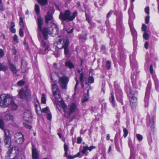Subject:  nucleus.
<instances>
[{
  "label": "nucleus",
  "instance_id": "052dcab7",
  "mask_svg": "<svg viewBox=\"0 0 159 159\" xmlns=\"http://www.w3.org/2000/svg\"><path fill=\"white\" fill-rule=\"evenodd\" d=\"M75 80L76 81V84L75 85V88H74V90H75H75H76L77 86L78 85V83H79L78 80H77V78H75Z\"/></svg>",
  "mask_w": 159,
  "mask_h": 159
},
{
  "label": "nucleus",
  "instance_id": "7ed1b4c3",
  "mask_svg": "<svg viewBox=\"0 0 159 159\" xmlns=\"http://www.w3.org/2000/svg\"><path fill=\"white\" fill-rule=\"evenodd\" d=\"M13 100L12 97L8 94H2L0 96V106L2 107H8Z\"/></svg>",
  "mask_w": 159,
  "mask_h": 159
},
{
  "label": "nucleus",
  "instance_id": "f704fd0d",
  "mask_svg": "<svg viewBox=\"0 0 159 159\" xmlns=\"http://www.w3.org/2000/svg\"><path fill=\"white\" fill-rule=\"evenodd\" d=\"M124 135L123 136L125 138L127 135L128 134V131L125 128H124L123 129Z\"/></svg>",
  "mask_w": 159,
  "mask_h": 159
},
{
  "label": "nucleus",
  "instance_id": "e433bc0d",
  "mask_svg": "<svg viewBox=\"0 0 159 159\" xmlns=\"http://www.w3.org/2000/svg\"><path fill=\"white\" fill-rule=\"evenodd\" d=\"M87 150V146H84L83 147V149L82 150L81 152L83 154H85Z\"/></svg>",
  "mask_w": 159,
  "mask_h": 159
},
{
  "label": "nucleus",
  "instance_id": "79ce46f5",
  "mask_svg": "<svg viewBox=\"0 0 159 159\" xmlns=\"http://www.w3.org/2000/svg\"><path fill=\"white\" fill-rule=\"evenodd\" d=\"M19 23L20 25L22 26V27L24 26V24L23 21V19L22 17H20V21H19Z\"/></svg>",
  "mask_w": 159,
  "mask_h": 159
},
{
  "label": "nucleus",
  "instance_id": "0e129e2a",
  "mask_svg": "<svg viewBox=\"0 0 159 159\" xmlns=\"http://www.w3.org/2000/svg\"><path fill=\"white\" fill-rule=\"evenodd\" d=\"M148 42H146L145 43V45H144L145 48L146 49H147L148 48Z\"/></svg>",
  "mask_w": 159,
  "mask_h": 159
},
{
  "label": "nucleus",
  "instance_id": "bf43d9fd",
  "mask_svg": "<svg viewBox=\"0 0 159 159\" xmlns=\"http://www.w3.org/2000/svg\"><path fill=\"white\" fill-rule=\"evenodd\" d=\"M10 31L13 33H16V30L14 28H10Z\"/></svg>",
  "mask_w": 159,
  "mask_h": 159
},
{
  "label": "nucleus",
  "instance_id": "ddd939ff",
  "mask_svg": "<svg viewBox=\"0 0 159 159\" xmlns=\"http://www.w3.org/2000/svg\"><path fill=\"white\" fill-rule=\"evenodd\" d=\"M66 43V40H65L64 39H61L59 40L58 42L57 43L56 46L57 48L59 49H61L63 48L65 46Z\"/></svg>",
  "mask_w": 159,
  "mask_h": 159
},
{
  "label": "nucleus",
  "instance_id": "393cba45",
  "mask_svg": "<svg viewBox=\"0 0 159 159\" xmlns=\"http://www.w3.org/2000/svg\"><path fill=\"white\" fill-rule=\"evenodd\" d=\"M7 67L6 66H4L0 63V70L4 71L7 70Z\"/></svg>",
  "mask_w": 159,
  "mask_h": 159
},
{
  "label": "nucleus",
  "instance_id": "72a5a7b5",
  "mask_svg": "<svg viewBox=\"0 0 159 159\" xmlns=\"http://www.w3.org/2000/svg\"><path fill=\"white\" fill-rule=\"evenodd\" d=\"M25 84V82L22 80L19 81L17 83V85L18 86H21L24 85Z\"/></svg>",
  "mask_w": 159,
  "mask_h": 159
},
{
  "label": "nucleus",
  "instance_id": "e2e57ef3",
  "mask_svg": "<svg viewBox=\"0 0 159 159\" xmlns=\"http://www.w3.org/2000/svg\"><path fill=\"white\" fill-rule=\"evenodd\" d=\"M143 31H145L146 29V26L145 24H143L141 28Z\"/></svg>",
  "mask_w": 159,
  "mask_h": 159
},
{
  "label": "nucleus",
  "instance_id": "1a4fd4ad",
  "mask_svg": "<svg viewBox=\"0 0 159 159\" xmlns=\"http://www.w3.org/2000/svg\"><path fill=\"white\" fill-rule=\"evenodd\" d=\"M14 138L15 142L18 144H22L24 141V135L21 133L15 134Z\"/></svg>",
  "mask_w": 159,
  "mask_h": 159
},
{
  "label": "nucleus",
  "instance_id": "0eeeda50",
  "mask_svg": "<svg viewBox=\"0 0 159 159\" xmlns=\"http://www.w3.org/2000/svg\"><path fill=\"white\" fill-rule=\"evenodd\" d=\"M31 93L30 90L23 89H21L19 92L18 96L20 98H26L27 99L30 98Z\"/></svg>",
  "mask_w": 159,
  "mask_h": 159
},
{
  "label": "nucleus",
  "instance_id": "8fccbe9b",
  "mask_svg": "<svg viewBox=\"0 0 159 159\" xmlns=\"http://www.w3.org/2000/svg\"><path fill=\"white\" fill-rule=\"evenodd\" d=\"M4 52L2 49H0V57L2 58L4 56Z\"/></svg>",
  "mask_w": 159,
  "mask_h": 159
},
{
  "label": "nucleus",
  "instance_id": "4be33fe9",
  "mask_svg": "<svg viewBox=\"0 0 159 159\" xmlns=\"http://www.w3.org/2000/svg\"><path fill=\"white\" fill-rule=\"evenodd\" d=\"M53 95L56 98H61V94L59 90L53 92Z\"/></svg>",
  "mask_w": 159,
  "mask_h": 159
},
{
  "label": "nucleus",
  "instance_id": "13d9d810",
  "mask_svg": "<svg viewBox=\"0 0 159 159\" xmlns=\"http://www.w3.org/2000/svg\"><path fill=\"white\" fill-rule=\"evenodd\" d=\"M64 149L65 152L68 151V147L67 146L66 144V143H65L64 146Z\"/></svg>",
  "mask_w": 159,
  "mask_h": 159
},
{
  "label": "nucleus",
  "instance_id": "de8ad7c7",
  "mask_svg": "<svg viewBox=\"0 0 159 159\" xmlns=\"http://www.w3.org/2000/svg\"><path fill=\"white\" fill-rule=\"evenodd\" d=\"M19 35L21 37H23V30L22 28L20 29Z\"/></svg>",
  "mask_w": 159,
  "mask_h": 159
},
{
  "label": "nucleus",
  "instance_id": "69168bd1",
  "mask_svg": "<svg viewBox=\"0 0 159 159\" xmlns=\"http://www.w3.org/2000/svg\"><path fill=\"white\" fill-rule=\"evenodd\" d=\"M15 26V23L13 22H12L11 23V27L10 28H14V27Z\"/></svg>",
  "mask_w": 159,
  "mask_h": 159
},
{
  "label": "nucleus",
  "instance_id": "39448f33",
  "mask_svg": "<svg viewBox=\"0 0 159 159\" xmlns=\"http://www.w3.org/2000/svg\"><path fill=\"white\" fill-rule=\"evenodd\" d=\"M19 149L18 147H14L10 149L7 153L6 155L5 156L6 159L7 158H8L9 159H11L10 157L12 156H14V159H16L20 155L16 156L17 154L18 153Z\"/></svg>",
  "mask_w": 159,
  "mask_h": 159
},
{
  "label": "nucleus",
  "instance_id": "f257e3e1",
  "mask_svg": "<svg viewBox=\"0 0 159 159\" xmlns=\"http://www.w3.org/2000/svg\"><path fill=\"white\" fill-rule=\"evenodd\" d=\"M37 23L38 24V29L39 30L38 39L41 42V45L45 48L44 50H41L40 53L41 54H45L47 53V51L48 50L49 44L46 43L43 40H47L48 39V34H50L52 36L58 34L59 29L58 27L56 25H53L49 28L44 27L42 29L43 25V19L41 17H39L37 19Z\"/></svg>",
  "mask_w": 159,
  "mask_h": 159
},
{
  "label": "nucleus",
  "instance_id": "a878e982",
  "mask_svg": "<svg viewBox=\"0 0 159 159\" xmlns=\"http://www.w3.org/2000/svg\"><path fill=\"white\" fill-rule=\"evenodd\" d=\"M35 11L37 14H39L40 11V8L38 4H35Z\"/></svg>",
  "mask_w": 159,
  "mask_h": 159
},
{
  "label": "nucleus",
  "instance_id": "5701e85b",
  "mask_svg": "<svg viewBox=\"0 0 159 159\" xmlns=\"http://www.w3.org/2000/svg\"><path fill=\"white\" fill-rule=\"evenodd\" d=\"M52 92H54V91H56L58 90H59V89L58 87L57 86V84H55V83H52Z\"/></svg>",
  "mask_w": 159,
  "mask_h": 159
},
{
  "label": "nucleus",
  "instance_id": "5fc2aeb1",
  "mask_svg": "<svg viewBox=\"0 0 159 159\" xmlns=\"http://www.w3.org/2000/svg\"><path fill=\"white\" fill-rule=\"evenodd\" d=\"M21 70L23 73H25L26 72V68L23 66H21Z\"/></svg>",
  "mask_w": 159,
  "mask_h": 159
},
{
  "label": "nucleus",
  "instance_id": "dca6fc26",
  "mask_svg": "<svg viewBox=\"0 0 159 159\" xmlns=\"http://www.w3.org/2000/svg\"><path fill=\"white\" fill-rule=\"evenodd\" d=\"M9 67L10 68L13 74H16L17 71V70L16 69V67L14 66L13 64L9 61Z\"/></svg>",
  "mask_w": 159,
  "mask_h": 159
},
{
  "label": "nucleus",
  "instance_id": "6e6552de",
  "mask_svg": "<svg viewBox=\"0 0 159 159\" xmlns=\"http://www.w3.org/2000/svg\"><path fill=\"white\" fill-rule=\"evenodd\" d=\"M69 81V78L68 77L63 76L59 78L58 82L60 86L62 89H66L67 88V84Z\"/></svg>",
  "mask_w": 159,
  "mask_h": 159
},
{
  "label": "nucleus",
  "instance_id": "a211bd4d",
  "mask_svg": "<svg viewBox=\"0 0 159 159\" xmlns=\"http://www.w3.org/2000/svg\"><path fill=\"white\" fill-rule=\"evenodd\" d=\"M86 79V77L84 76V74L83 73H81L80 74V80L81 83V86L83 89L84 87V83Z\"/></svg>",
  "mask_w": 159,
  "mask_h": 159
},
{
  "label": "nucleus",
  "instance_id": "09e8293b",
  "mask_svg": "<svg viewBox=\"0 0 159 159\" xmlns=\"http://www.w3.org/2000/svg\"><path fill=\"white\" fill-rule=\"evenodd\" d=\"M60 139H61V140L64 141V142H65V138L62 136V135L60 134L59 133H57Z\"/></svg>",
  "mask_w": 159,
  "mask_h": 159
},
{
  "label": "nucleus",
  "instance_id": "9b49d317",
  "mask_svg": "<svg viewBox=\"0 0 159 159\" xmlns=\"http://www.w3.org/2000/svg\"><path fill=\"white\" fill-rule=\"evenodd\" d=\"M77 105L73 103L70 104V106L68 110L69 112L67 113L68 115L67 116V117H69L71 114L73 113L77 110Z\"/></svg>",
  "mask_w": 159,
  "mask_h": 159
},
{
  "label": "nucleus",
  "instance_id": "49530a36",
  "mask_svg": "<svg viewBox=\"0 0 159 159\" xmlns=\"http://www.w3.org/2000/svg\"><path fill=\"white\" fill-rule=\"evenodd\" d=\"M149 16L148 15L147 16L145 19V22L146 24H148L149 23Z\"/></svg>",
  "mask_w": 159,
  "mask_h": 159
},
{
  "label": "nucleus",
  "instance_id": "c03bdc74",
  "mask_svg": "<svg viewBox=\"0 0 159 159\" xmlns=\"http://www.w3.org/2000/svg\"><path fill=\"white\" fill-rule=\"evenodd\" d=\"M47 118L49 120H51L52 115L50 112L49 113L48 112V113L47 114Z\"/></svg>",
  "mask_w": 159,
  "mask_h": 159
},
{
  "label": "nucleus",
  "instance_id": "a18cd8bd",
  "mask_svg": "<svg viewBox=\"0 0 159 159\" xmlns=\"http://www.w3.org/2000/svg\"><path fill=\"white\" fill-rule=\"evenodd\" d=\"M23 125L25 127L27 128L28 129H30L32 128V127L31 125H29L26 123H24Z\"/></svg>",
  "mask_w": 159,
  "mask_h": 159
},
{
  "label": "nucleus",
  "instance_id": "4d7b16f0",
  "mask_svg": "<svg viewBox=\"0 0 159 159\" xmlns=\"http://www.w3.org/2000/svg\"><path fill=\"white\" fill-rule=\"evenodd\" d=\"M82 141V139L81 137H78L77 139V143H80Z\"/></svg>",
  "mask_w": 159,
  "mask_h": 159
},
{
  "label": "nucleus",
  "instance_id": "864d4df0",
  "mask_svg": "<svg viewBox=\"0 0 159 159\" xmlns=\"http://www.w3.org/2000/svg\"><path fill=\"white\" fill-rule=\"evenodd\" d=\"M96 148V147L94 146H90L89 147H88L87 146V149L88 150H89V151H90L91 150H92L93 149H95Z\"/></svg>",
  "mask_w": 159,
  "mask_h": 159
},
{
  "label": "nucleus",
  "instance_id": "37998d69",
  "mask_svg": "<svg viewBox=\"0 0 159 159\" xmlns=\"http://www.w3.org/2000/svg\"><path fill=\"white\" fill-rule=\"evenodd\" d=\"M13 39L14 41L16 43L19 42L18 36L16 34H15L14 36Z\"/></svg>",
  "mask_w": 159,
  "mask_h": 159
},
{
  "label": "nucleus",
  "instance_id": "4c0bfd02",
  "mask_svg": "<svg viewBox=\"0 0 159 159\" xmlns=\"http://www.w3.org/2000/svg\"><path fill=\"white\" fill-rule=\"evenodd\" d=\"M42 111L44 112L45 113L47 114L48 113H49L50 112L49 111V108L48 107H46L45 108H43L42 110Z\"/></svg>",
  "mask_w": 159,
  "mask_h": 159
},
{
  "label": "nucleus",
  "instance_id": "2eb2a0df",
  "mask_svg": "<svg viewBox=\"0 0 159 159\" xmlns=\"http://www.w3.org/2000/svg\"><path fill=\"white\" fill-rule=\"evenodd\" d=\"M33 159H39L38 153L35 147L33 146L32 149Z\"/></svg>",
  "mask_w": 159,
  "mask_h": 159
},
{
  "label": "nucleus",
  "instance_id": "412c9836",
  "mask_svg": "<svg viewBox=\"0 0 159 159\" xmlns=\"http://www.w3.org/2000/svg\"><path fill=\"white\" fill-rule=\"evenodd\" d=\"M65 65L66 66L68 67L70 69H72L74 67V65L70 61H68L65 63Z\"/></svg>",
  "mask_w": 159,
  "mask_h": 159
},
{
  "label": "nucleus",
  "instance_id": "3c124183",
  "mask_svg": "<svg viewBox=\"0 0 159 159\" xmlns=\"http://www.w3.org/2000/svg\"><path fill=\"white\" fill-rule=\"evenodd\" d=\"M145 13L148 15L149 14V8L148 7H145Z\"/></svg>",
  "mask_w": 159,
  "mask_h": 159
},
{
  "label": "nucleus",
  "instance_id": "a19ab883",
  "mask_svg": "<svg viewBox=\"0 0 159 159\" xmlns=\"http://www.w3.org/2000/svg\"><path fill=\"white\" fill-rule=\"evenodd\" d=\"M143 37L145 40H148L149 39V36L148 34L145 33L143 34Z\"/></svg>",
  "mask_w": 159,
  "mask_h": 159
},
{
  "label": "nucleus",
  "instance_id": "b1692460",
  "mask_svg": "<svg viewBox=\"0 0 159 159\" xmlns=\"http://www.w3.org/2000/svg\"><path fill=\"white\" fill-rule=\"evenodd\" d=\"M38 2L42 6L45 5L48 3V0H38Z\"/></svg>",
  "mask_w": 159,
  "mask_h": 159
},
{
  "label": "nucleus",
  "instance_id": "423d86ee",
  "mask_svg": "<svg viewBox=\"0 0 159 159\" xmlns=\"http://www.w3.org/2000/svg\"><path fill=\"white\" fill-rule=\"evenodd\" d=\"M151 85V81H149L146 88V90L144 98V106L145 107H148V106L149 99V98L150 93V89Z\"/></svg>",
  "mask_w": 159,
  "mask_h": 159
},
{
  "label": "nucleus",
  "instance_id": "f8f14e48",
  "mask_svg": "<svg viewBox=\"0 0 159 159\" xmlns=\"http://www.w3.org/2000/svg\"><path fill=\"white\" fill-rule=\"evenodd\" d=\"M23 117L26 121H30L32 119L31 112L29 110H26L24 112Z\"/></svg>",
  "mask_w": 159,
  "mask_h": 159
},
{
  "label": "nucleus",
  "instance_id": "cd10ccee",
  "mask_svg": "<svg viewBox=\"0 0 159 159\" xmlns=\"http://www.w3.org/2000/svg\"><path fill=\"white\" fill-rule=\"evenodd\" d=\"M6 119L7 120H13V116L11 114H8L6 116Z\"/></svg>",
  "mask_w": 159,
  "mask_h": 159
},
{
  "label": "nucleus",
  "instance_id": "603ef678",
  "mask_svg": "<svg viewBox=\"0 0 159 159\" xmlns=\"http://www.w3.org/2000/svg\"><path fill=\"white\" fill-rule=\"evenodd\" d=\"M85 16L86 17V19L88 21V23L90 24H91V21L90 20V17L86 13L85 14Z\"/></svg>",
  "mask_w": 159,
  "mask_h": 159
},
{
  "label": "nucleus",
  "instance_id": "58836bf2",
  "mask_svg": "<svg viewBox=\"0 0 159 159\" xmlns=\"http://www.w3.org/2000/svg\"><path fill=\"white\" fill-rule=\"evenodd\" d=\"M64 156L67 157L68 159H72L73 158L71 155H68L67 151L65 152Z\"/></svg>",
  "mask_w": 159,
  "mask_h": 159
},
{
  "label": "nucleus",
  "instance_id": "4468645a",
  "mask_svg": "<svg viewBox=\"0 0 159 159\" xmlns=\"http://www.w3.org/2000/svg\"><path fill=\"white\" fill-rule=\"evenodd\" d=\"M44 19L46 24H48L49 21H53V18L52 14L50 13L49 11H48L47 15L44 17Z\"/></svg>",
  "mask_w": 159,
  "mask_h": 159
},
{
  "label": "nucleus",
  "instance_id": "338daca9",
  "mask_svg": "<svg viewBox=\"0 0 159 159\" xmlns=\"http://www.w3.org/2000/svg\"><path fill=\"white\" fill-rule=\"evenodd\" d=\"M88 100V98H84V99H83V100L82 101V102H84L86 101H87Z\"/></svg>",
  "mask_w": 159,
  "mask_h": 159
},
{
  "label": "nucleus",
  "instance_id": "f03ea898",
  "mask_svg": "<svg viewBox=\"0 0 159 159\" xmlns=\"http://www.w3.org/2000/svg\"><path fill=\"white\" fill-rule=\"evenodd\" d=\"M77 15V11H75L71 14L69 10H66L64 13L61 12L59 16V18L61 20L66 21L67 22L72 21Z\"/></svg>",
  "mask_w": 159,
  "mask_h": 159
},
{
  "label": "nucleus",
  "instance_id": "7c9ffc66",
  "mask_svg": "<svg viewBox=\"0 0 159 159\" xmlns=\"http://www.w3.org/2000/svg\"><path fill=\"white\" fill-rule=\"evenodd\" d=\"M111 63V62L109 61H106V66L107 70H109L110 69Z\"/></svg>",
  "mask_w": 159,
  "mask_h": 159
},
{
  "label": "nucleus",
  "instance_id": "9d476101",
  "mask_svg": "<svg viewBox=\"0 0 159 159\" xmlns=\"http://www.w3.org/2000/svg\"><path fill=\"white\" fill-rule=\"evenodd\" d=\"M129 97L130 104L132 108L135 107L137 103V98L135 97L131 92L129 94Z\"/></svg>",
  "mask_w": 159,
  "mask_h": 159
},
{
  "label": "nucleus",
  "instance_id": "c85d7f7f",
  "mask_svg": "<svg viewBox=\"0 0 159 159\" xmlns=\"http://www.w3.org/2000/svg\"><path fill=\"white\" fill-rule=\"evenodd\" d=\"M61 106L64 111L65 112V115L66 116L67 114V112L66 111V106L64 102L61 103Z\"/></svg>",
  "mask_w": 159,
  "mask_h": 159
},
{
  "label": "nucleus",
  "instance_id": "aec40b11",
  "mask_svg": "<svg viewBox=\"0 0 159 159\" xmlns=\"http://www.w3.org/2000/svg\"><path fill=\"white\" fill-rule=\"evenodd\" d=\"M13 110H16L18 108V105L15 103L13 100H12L9 106Z\"/></svg>",
  "mask_w": 159,
  "mask_h": 159
},
{
  "label": "nucleus",
  "instance_id": "680f3d73",
  "mask_svg": "<svg viewBox=\"0 0 159 159\" xmlns=\"http://www.w3.org/2000/svg\"><path fill=\"white\" fill-rule=\"evenodd\" d=\"M150 71L151 74H152L153 72V66L152 65H151L150 66Z\"/></svg>",
  "mask_w": 159,
  "mask_h": 159
},
{
  "label": "nucleus",
  "instance_id": "2f4dec72",
  "mask_svg": "<svg viewBox=\"0 0 159 159\" xmlns=\"http://www.w3.org/2000/svg\"><path fill=\"white\" fill-rule=\"evenodd\" d=\"M88 81L89 83H93L94 82L93 78L92 76H89L88 79Z\"/></svg>",
  "mask_w": 159,
  "mask_h": 159
},
{
  "label": "nucleus",
  "instance_id": "20e7f679",
  "mask_svg": "<svg viewBox=\"0 0 159 159\" xmlns=\"http://www.w3.org/2000/svg\"><path fill=\"white\" fill-rule=\"evenodd\" d=\"M4 131V142L6 147L7 148L10 147L11 143V134L10 130L5 129Z\"/></svg>",
  "mask_w": 159,
  "mask_h": 159
},
{
  "label": "nucleus",
  "instance_id": "473e14b6",
  "mask_svg": "<svg viewBox=\"0 0 159 159\" xmlns=\"http://www.w3.org/2000/svg\"><path fill=\"white\" fill-rule=\"evenodd\" d=\"M130 27V30L131 31L132 34L133 35H135L136 34V32L134 30L133 28L132 25H130V24H129Z\"/></svg>",
  "mask_w": 159,
  "mask_h": 159
},
{
  "label": "nucleus",
  "instance_id": "bb28decb",
  "mask_svg": "<svg viewBox=\"0 0 159 159\" xmlns=\"http://www.w3.org/2000/svg\"><path fill=\"white\" fill-rule=\"evenodd\" d=\"M110 101L111 102V103L113 106H115V102L114 101V98L113 94H111V97L110 98Z\"/></svg>",
  "mask_w": 159,
  "mask_h": 159
},
{
  "label": "nucleus",
  "instance_id": "774afa93",
  "mask_svg": "<svg viewBox=\"0 0 159 159\" xmlns=\"http://www.w3.org/2000/svg\"><path fill=\"white\" fill-rule=\"evenodd\" d=\"M110 134H107V136H106V139L107 140H108L110 139Z\"/></svg>",
  "mask_w": 159,
  "mask_h": 159
},
{
  "label": "nucleus",
  "instance_id": "c756f323",
  "mask_svg": "<svg viewBox=\"0 0 159 159\" xmlns=\"http://www.w3.org/2000/svg\"><path fill=\"white\" fill-rule=\"evenodd\" d=\"M41 102L43 104H45L46 102V98H45V96L44 93H43L42 94Z\"/></svg>",
  "mask_w": 159,
  "mask_h": 159
},
{
  "label": "nucleus",
  "instance_id": "f3484780",
  "mask_svg": "<svg viewBox=\"0 0 159 159\" xmlns=\"http://www.w3.org/2000/svg\"><path fill=\"white\" fill-rule=\"evenodd\" d=\"M69 45V41L68 40H66V43L65 46L63 47L64 49V53L65 56L68 57L69 52V50L68 48Z\"/></svg>",
  "mask_w": 159,
  "mask_h": 159
},
{
  "label": "nucleus",
  "instance_id": "6e6d98bb",
  "mask_svg": "<svg viewBox=\"0 0 159 159\" xmlns=\"http://www.w3.org/2000/svg\"><path fill=\"white\" fill-rule=\"evenodd\" d=\"M35 105L36 107H38V106H39V102L38 100L36 99L34 100Z\"/></svg>",
  "mask_w": 159,
  "mask_h": 159
},
{
  "label": "nucleus",
  "instance_id": "c9c22d12",
  "mask_svg": "<svg viewBox=\"0 0 159 159\" xmlns=\"http://www.w3.org/2000/svg\"><path fill=\"white\" fill-rule=\"evenodd\" d=\"M136 136L137 139L139 141H141L143 139V137L140 134H137Z\"/></svg>",
  "mask_w": 159,
  "mask_h": 159
},
{
  "label": "nucleus",
  "instance_id": "6ab92c4d",
  "mask_svg": "<svg viewBox=\"0 0 159 159\" xmlns=\"http://www.w3.org/2000/svg\"><path fill=\"white\" fill-rule=\"evenodd\" d=\"M116 95L117 100L119 102H121L122 96V93L121 90H119L118 91H117L116 93Z\"/></svg>",
  "mask_w": 159,
  "mask_h": 159
},
{
  "label": "nucleus",
  "instance_id": "ea45409f",
  "mask_svg": "<svg viewBox=\"0 0 159 159\" xmlns=\"http://www.w3.org/2000/svg\"><path fill=\"white\" fill-rule=\"evenodd\" d=\"M0 128L2 129H4L3 122L1 118H0Z\"/></svg>",
  "mask_w": 159,
  "mask_h": 159
}]
</instances>
